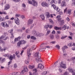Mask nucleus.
Instances as JSON below:
<instances>
[{
	"label": "nucleus",
	"mask_w": 75,
	"mask_h": 75,
	"mask_svg": "<svg viewBox=\"0 0 75 75\" xmlns=\"http://www.w3.org/2000/svg\"><path fill=\"white\" fill-rule=\"evenodd\" d=\"M36 48L37 47L33 45L32 47V49H31L30 48H29L28 49L27 54L28 55V57H29V55H31V53H30V52L32 51V50H35Z\"/></svg>",
	"instance_id": "nucleus-1"
},
{
	"label": "nucleus",
	"mask_w": 75,
	"mask_h": 75,
	"mask_svg": "<svg viewBox=\"0 0 75 75\" xmlns=\"http://www.w3.org/2000/svg\"><path fill=\"white\" fill-rule=\"evenodd\" d=\"M26 42H27L24 40H21L19 41L17 43V46L18 47H20L21 45L22 44H25Z\"/></svg>",
	"instance_id": "nucleus-2"
},
{
	"label": "nucleus",
	"mask_w": 75,
	"mask_h": 75,
	"mask_svg": "<svg viewBox=\"0 0 75 75\" xmlns=\"http://www.w3.org/2000/svg\"><path fill=\"white\" fill-rule=\"evenodd\" d=\"M52 7L54 8V10H55L57 12L60 11V9L58 7H56L55 4H53L52 5Z\"/></svg>",
	"instance_id": "nucleus-3"
},
{
	"label": "nucleus",
	"mask_w": 75,
	"mask_h": 75,
	"mask_svg": "<svg viewBox=\"0 0 75 75\" xmlns=\"http://www.w3.org/2000/svg\"><path fill=\"white\" fill-rule=\"evenodd\" d=\"M1 24L4 27L6 28H7V27H8V25H7V23L6 22H3L1 23Z\"/></svg>",
	"instance_id": "nucleus-4"
},
{
	"label": "nucleus",
	"mask_w": 75,
	"mask_h": 75,
	"mask_svg": "<svg viewBox=\"0 0 75 75\" xmlns=\"http://www.w3.org/2000/svg\"><path fill=\"white\" fill-rule=\"evenodd\" d=\"M41 4L42 6H43V7H48V4L45 2H43Z\"/></svg>",
	"instance_id": "nucleus-5"
},
{
	"label": "nucleus",
	"mask_w": 75,
	"mask_h": 75,
	"mask_svg": "<svg viewBox=\"0 0 75 75\" xmlns=\"http://www.w3.org/2000/svg\"><path fill=\"white\" fill-rule=\"evenodd\" d=\"M60 67H61L62 68H64V69H65L66 68H67V67H66V64H63V62H61Z\"/></svg>",
	"instance_id": "nucleus-6"
},
{
	"label": "nucleus",
	"mask_w": 75,
	"mask_h": 75,
	"mask_svg": "<svg viewBox=\"0 0 75 75\" xmlns=\"http://www.w3.org/2000/svg\"><path fill=\"white\" fill-rule=\"evenodd\" d=\"M37 68H40V69H42L44 68V66L41 64H39Z\"/></svg>",
	"instance_id": "nucleus-7"
},
{
	"label": "nucleus",
	"mask_w": 75,
	"mask_h": 75,
	"mask_svg": "<svg viewBox=\"0 0 75 75\" xmlns=\"http://www.w3.org/2000/svg\"><path fill=\"white\" fill-rule=\"evenodd\" d=\"M66 5L67 4H66V2H65V1H63L62 2L61 4V6L62 7H65Z\"/></svg>",
	"instance_id": "nucleus-8"
},
{
	"label": "nucleus",
	"mask_w": 75,
	"mask_h": 75,
	"mask_svg": "<svg viewBox=\"0 0 75 75\" xmlns=\"http://www.w3.org/2000/svg\"><path fill=\"white\" fill-rule=\"evenodd\" d=\"M39 52H36V53H35V56L36 57H38V58H37L38 59H40V56H39Z\"/></svg>",
	"instance_id": "nucleus-9"
},
{
	"label": "nucleus",
	"mask_w": 75,
	"mask_h": 75,
	"mask_svg": "<svg viewBox=\"0 0 75 75\" xmlns=\"http://www.w3.org/2000/svg\"><path fill=\"white\" fill-rule=\"evenodd\" d=\"M33 19H29L28 21V25L31 24L33 23Z\"/></svg>",
	"instance_id": "nucleus-10"
},
{
	"label": "nucleus",
	"mask_w": 75,
	"mask_h": 75,
	"mask_svg": "<svg viewBox=\"0 0 75 75\" xmlns=\"http://www.w3.org/2000/svg\"><path fill=\"white\" fill-rule=\"evenodd\" d=\"M57 20L58 22H59L61 23V24H64V20L61 21V19H57Z\"/></svg>",
	"instance_id": "nucleus-11"
},
{
	"label": "nucleus",
	"mask_w": 75,
	"mask_h": 75,
	"mask_svg": "<svg viewBox=\"0 0 75 75\" xmlns=\"http://www.w3.org/2000/svg\"><path fill=\"white\" fill-rule=\"evenodd\" d=\"M32 1L33 2V6H37V2L34 0H33Z\"/></svg>",
	"instance_id": "nucleus-12"
},
{
	"label": "nucleus",
	"mask_w": 75,
	"mask_h": 75,
	"mask_svg": "<svg viewBox=\"0 0 75 75\" xmlns=\"http://www.w3.org/2000/svg\"><path fill=\"white\" fill-rule=\"evenodd\" d=\"M15 58V54H13V56H12V55H10L9 58L10 59V60H13V58L14 59Z\"/></svg>",
	"instance_id": "nucleus-13"
},
{
	"label": "nucleus",
	"mask_w": 75,
	"mask_h": 75,
	"mask_svg": "<svg viewBox=\"0 0 75 75\" xmlns=\"http://www.w3.org/2000/svg\"><path fill=\"white\" fill-rule=\"evenodd\" d=\"M5 8L4 9V10H8V8H10V6L8 4H6L5 6Z\"/></svg>",
	"instance_id": "nucleus-14"
},
{
	"label": "nucleus",
	"mask_w": 75,
	"mask_h": 75,
	"mask_svg": "<svg viewBox=\"0 0 75 75\" xmlns=\"http://www.w3.org/2000/svg\"><path fill=\"white\" fill-rule=\"evenodd\" d=\"M15 22L18 25L20 24V21H19V19L18 18H17L16 21L15 20Z\"/></svg>",
	"instance_id": "nucleus-15"
},
{
	"label": "nucleus",
	"mask_w": 75,
	"mask_h": 75,
	"mask_svg": "<svg viewBox=\"0 0 75 75\" xmlns=\"http://www.w3.org/2000/svg\"><path fill=\"white\" fill-rule=\"evenodd\" d=\"M23 68L25 72H27L28 71V68H27L26 66H24Z\"/></svg>",
	"instance_id": "nucleus-16"
},
{
	"label": "nucleus",
	"mask_w": 75,
	"mask_h": 75,
	"mask_svg": "<svg viewBox=\"0 0 75 75\" xmlns=\"http://www.w3.org/2000/svg\"><path fill=\"white\" fill-rule=\"evenodd\" d=\"M54 30H62L61 28L57 27V26L54 27Z\"/></svg>",
	"instance_id": "nucleus-17"
},
{
	"label": "nucleus",
	"mask_w": 75,
	"mask_h": 75,
	"mask_svg": "<svg viewBox=\"0 0 75 75\" xmlns=\"http://www.w3.org/2000/svg\"><path fill=\"white\" fill-rule=\"evenodd\" d=\"M75 46V43L74 42H71L68 44V46L69 47H71V46Z\"/></svg>",
	"instance_id": "nucleus-18"
},
{
	"label": "nucleus",
	"mask_w": 75,
	"mask_h": 75,
	"mask_svg": "<svg viewBox=\"0 0 75 75\" xmlns=\"http://www.w3.org/2000/svg\"><path fill=\"white\" fill-rule=\"evenodd\" d=\"M40 17L43 20L45 19V16H44V14H42L40 15Z\"/></svg>",
	"instance_id": "nucleus-19"
},
{
	"label": "nucleus",
	"mask_w": 75,
	"mask_h": 75,
	"mask_svg": "<svg viewBox=\"0 0 75 75\" xmlns=\"http://www.w3.org/2000/svg\"><path fill=\"white\" fill-rule=\"evenodd\" d=\"M7 49V48L5 47L4 49H1V47L0 46V51H5Z\"/></svg>",
	"instance_id": "nucleus-20"
},
{
	"label": "nucleus",
	"mask_w": 75,
	"mask_h": 75,
	"mask_svg": "<svg viewBox=\"0 0 75 75\" xmlns=\"http://www.w3.org/2000/svg\"><path fill=\"white\" fill-rule=\"evenodd\" d=\"M5 18L4 17H2L1 16L0 17V21H4L5 20H4Z\"/></svg>",
	"instance_id": "nucleus-21"
},
{
	"label": "nucleus",
	"mask_w": 75,
	"mask_h": 75,
	"mask_svg": "<svg viewBox=\"0 0 75 75\" xmlns=\"http://www.w3.org/2000/svg\"><path fill=\"white\" fill-rule=\"evenodd\" d=\"M68 70L69 71V72H72H72H74V71H73V70L71 67L69 68Z\"/></svg>",
	"instance_id": "nucleus-22"
},
{
	"label": "nucleus",
	"mask_w": 75,
	"mask_h": 75,
	"mask_svg": "<svg viewBox=\"0 0 75 75\" xmlns=\"http://www.w3.org/2000/svg\"><path fill=\"white\" fill-rule=\"evenodd\" d=\"M49 27V25H48V24L47 23L46 25L45 26V28H46L47 31L48 30V28Z\"/></svg>",
	"instance_id": "nucleus-23"
},
{
	"label": "nucleus",
	"mask_w": 75,
	"mask_h": 75,
	"mask_svg": "<svg viewBox=\"0 0 75 75\" xmlns=\"http://www.w3.org/2000/svg\"><path fill=\"white\" fill-rule=\"evenodd\" d=\"M67 25H64L62 28V29L63 30H66V29L67 28Z\"/></svg>",
	"instance_id": "nucleus-24"
},
{
	"label": "nucleus",
	"mask_w": 75,
	"mask_h": 75,
	"mask_svg": "<svg viewBox=\"0 0 75 75\" xmlns=\"http://www.w3.org/2000/svg\"><path fill=\"white\" fill-rule=\"evenodd\" d=\"M36 61L37 62H39V61L41 62H42V61L40 60V59H38L36 58Z\"/></svg>",
	"instance_id": "nucleus-25"
},
{
	"label": "nucleus",
	"mask_w": 75,
	"mask_h": 75,
	"mask_svg": "<svg viewBox=\"0 0 75 75\" xmlns=\"http://www.w3.org/2000/svg\"><path fill=\"white\" fill-rule=\"evenodd\" d=\"M32 33L33 34H34V35H37V32H36L35 30H33Z\"/></svg>",
	"instance_id": "nucleus-26"
},
{
	"label": "nucleus",
	"mask_w": 75,
	"mask_h": 75,
	"mask_svg": "<svg viewBox=\"0 0 75 75\" xmlns=\"http://www.w3.org/2000/svg\"><path fill=\"white\" fill-rule=\"evenodd\" d=\"M47 45V43H42V45H40V47H44V46H45V45Z\"/></svg>",
	"instance_id": "nucleus-27"
},
{
	"label": "nucleus",
	"mask_w": 75,
	"mask_h": 75,
	"mask_svg": "<svg viewBox=\"0 0 75 75\" xmlns=\"http://www.w3.org/2000/svg\"><path fill=\"white\" fill-rule=\"evenodd\" d=\"M29 68L30 69H33V68H34V66H31V65H30L29 66Z\"/></svg>",
	"instance_id": "nucleus-28"
},
{
	"label": "nucleus",
	"mask_w": 75,
	"mask_h": 75,
	"mask_svg": "<svg viewBox=\"0 0 75 75\" xmlns=\"http://www.w3.org/2000/svg\"><path fill=\"white\" fill-rule=\"evenodd\" d=\"M71 59L73 60V63L75 64V57L71 58Z\"/></svg>",
	"instance_id": "nucleus-29"
},
{
	"label": "nucleus",
	"mask_w": 75,
	"mask_h": 75,
	"mask_svg": "<svg viewBox=\"0 0 75 75\" xmlns=\"http://www.w3.org/2000/svg\"><path fill=\"white\" fill-rule=\"evenodd\" d=\"M25 63L26 64H29V60H28V59L26 60L25 61Z\"/></svg>",
	"instance_id": "nucleus-30"
},
{
	"label": "nucleus",
	"mask_w": 75,
	"mask_h": 75,
	"mask_svg": "<svg viewBox=\"0 0 75 75\" xmlns=\"http://www.w3.org/2000/svg\"><path fill=\"white\" fill-rule=\"evenodd\" d=\"M4 59H5V58H2V57L0 58V61H1V62H3Z\"/></svg>",
	"instance_id": "nucleus-31"
},
{
	"label": "nucleus",
	"mask_w": 75,
	"mask_h": 75,
	"mask_svg": "<svg viewBox=\"0 0 75 75\" xmlns=\"http://www.w3.org/2000/svg\"><path fill=\"white\" fill-rule=\"evenodd\" d=\"M47 16V17L49 18V17H50V13L48 12H47L46 13Z\"/></svg>",
	"instance_id": "nucleus-32"
},
{
	"label": "nucleus",
	"mask_w": 75,
	"mask_h": 75,
	"mask_svg": "<svg viewBox=\"0 0 75 75\" xmlns=\"http://www.w3.org/2000/svg\"><path fill=\"white\" fill-rule=\"evenodd\" d=\"M55 47H56V48H58V49L59 50L60 48V47L59 46V45H57L56 46H55Z\"/></svg>",
	"instance_id": "nucleus-33"
},
{
	"label": "nucleus",
	"mask_w": 75,
	"mask_h": 75,
	"mask_svg": "<svg viewBox=\"0 0 75 75\" xmlns=\"http://www.w3.org/2000/svg\"><path fill=\"white\" fill-rule=\"evenodd\" d=\"M67 12L68 13V14H71V9H69L67 11Z\"/></svg>",
	"instance_id": "nucleus-34"
},
{
	"label": "nucleus",
	"mask_w": 75,
	"mask_h": 75,
	"mask_svg": "<svg viewBox=\"0 0 75 75\" xmlns=\"http://www.w3.org/2000/svg\"><path fill=\"white\" fill-rule=\"evenodd\" d=\"M50 37L51 39H54V36L53 35H51Z\"/></svg>",
	"instance_id": "nucleus-35"
},
{
	"label": "nucleus",
	"mask_w": 75,
	"mask_h": 75,
	"mask_svg": "<svg viewBox=\"0 0 75 75\" xmlns=\"http://www.w3.org/2000/svg\"><path fill=\"white\" fill-rule=\"evenodd\" d=\"M47 71H45L44 72H43L42 74V75H47Z\"/></svg>",
	"instance_id": "nucleus-36"
},
{
	"label": "nucleus",
	"mask_w": 75,
	"mask_h": 75,
	"mask_svg": "<svg viewBox=\"0 0 75 75\" xmlns=\"http://www.w3.org/2000/svg\"><path fill=\"white\" fill-rule=\"evenodd\" d=\"M67 37V36H62L61 38L62 40L63 39H65V38Z\"/></svg>",
	"instance_id": "nucleus-37"
},
{
	"label": "nucleus",
	"mask_w": 75,
	"mask_h": 75,
	"mask_svg": "<svg viewBox=\"0 0 75 75\" xmlns=\"http://www.w3.org/2000/svg\"><path fill=\"white\" fill-rule=\"evenodd\" d=\"M64 75H69V73L67 71H66L64 73Z\"/></svg>",
	"instance_id": "nucleus-38"
},
{
	"label": "nucleus",
	"mask_w": 75,
	"mask_h": 75,
	"mask_svg": "<svg viewBox=\"0 0 75 75\" xmlns=\"http://www.w3.org/2000/svg\"><path fill=\"white\" fill-rule=\"evenodd\" d=\"M50 33H51V30H48L46 33L47 35H49L50 34Z\"/></svg>",
	"instance_id": "nucleus-39"
},
{
	"label": "nucleus",
	"mask_w": 75,
	"mask_h": 75,
	"mask_svg": "<svg viewBox=\"0 0 75 75\" xmlns=\"http://www.w3.org/2000/svg\"><path fill=\"white\" fill-rule=\"evenodd\" d=\"M55 37L57 39H59V35H56Z\"/></svg>",
	"instance_id": "nucleus-40"
},
{
	"label": "nucleus",
	"mask_w": 75,
	"mask_h": 75,
	"mask_svg": "<svg viewBox=\"0 0 75 75\" xmlns=\"http://www.w3.org/2000/svg\"><path fill=\"white\" fill-rule=\"evenodd\" d=\"M8 31L11 34V33H12V32L13 31V29H12L11 30H10Z\"/></svg>",
	"instance_id": "nucleus-41"
},
{
	"label": "nucleus",
	"mask_w": 75,
	"mask_h": 75,
	"mask_svg": "<svg viewBox=\"0 0 75 75\" xmlns=\"http://www.w3.org/2000/svg\"><path fill=\"white\" fill-rule=\"evenodd\" d=\"M31 39H33L34 40H36L37 39V38H35L34 36L31 37Z\"/></svg>",
	"instance_id": "nucleus-42"
},
{
	"label": "nucleus",
	"mask_w": 75,
	"mask_h": 75,
	"mask_svg": "<svg viewBox=\"0 0 75 75\" xmlns=\"http://www.w3.org/2000/svg\"><path fill=\"white\" fill-rule=\"evenodd\" d=\"M11 38H14V35H13V33H11Z\"/></svg>",
	"instance_id": "nucleus-43"
},
{
	"label": "nucleus",
	"mask_w": 75,
	"mask_h": 75,
	"mask_svg": "<svg viewBox=\"0 0 75 75\" xmlns=\"http://www.w3.org/2000/svg\"><path fill=\"white\" fill-rule=\"evenodd\" d=\"M38 37H41L42 35V34L41 33H39L38 35L37 34V35H36Z\"/></svg>",
	"instance_id": "nucleus-44"
},
{
	"label": "nucleus",
	"mask_w": 75,
	"mask_h": 75,
	"mask_svg": "<svg viewBox=\"0 0 75 75\" xmlns=\"http://www.w3.org/2000/svg\"><path fill=\"white\" fill-rule=\"evenodd\" d=\"M18 41V38H16L15 39L14 41L15 42H17V41Z\"/></svg>",
	"instance_id": "nucleus-45"
},
{
	"label": "nucleus",
	"mask_w": 75,
	"mask_h": 75,
	"mask_svg": "<svg viewBox=\"0 0 75 75\" xmlns=\"http://www.w3.org/2000/svg\"><path fill=\"white\" fill-rule=\"evenodd\" d=\"M29 31H30V29H27L25 31L26 33H29Z\"/></svg>",
	"instance_id": "nucleus-46"
},
{
	"label": "nucleus",
	"mask_w": 75,
	"mask_h": 75,
	"mask_svg": "<svg viewBox=\"0 0 75 75\" xmlns=\"http://www.w3.org/2000/svg\"><path fill=\"white\" fill-rule=\"evenodd\" d=\"M5 18L7 19H9V16L8 15H6L5 17Z\"/></svg>",
	"instance_id": "nucleus-47"
},
{
	"label": "nucleus",
	"mask_w": 75,
	"mask_h": 75,
	"mask_svg": "<svg viewBox=\"0 0 75 75\" xmlns=\"http://www.w3.org/2000/svg\"><path fill=\"white\" fill-rule=\"evenodd\" d=\"M52 3H54L55 4H56L57 3V2L56 1H54V0H52Z\"/></svg>",
	"instance_id": "nucleus-48"
},
{
	"label": "nucleus",
	"mask_w": 75,
	"mask_h": 75,
	"mask_svg": "<svg viewBox=\"0 0 75 75\" xmlns=\"http://www.w3.org/2000/svg\"><path fill=\"white\" fill-rule=\"evenodd\" d=\"M4 57H9V54H6L4 55Z\"/></svg>",
	"instance_id": "nucleus-49"
},
{
	"label": "nucleus",
	"mask_w": 75,
	"mask_h": 75,
	"mask_svg": "<svg viewBox=\"0 0 75 75\" xmlns=\"http://www.w3.org/2000/svg\"><path fill=\"white\" fill-rule=\"evenodd\" d=\"M12 1H14L15 2H18L20 1V0H12Z\"/></svg>",
	"instance_id": "nucleus-50"
},
{
	"label": "nucleus",
	"mask_w": 75,
	"mask_h": 75,
	"mask_svg": "<svg viewBox=\"0 0 75 75\" xmlns=\"http://www.w3.org/2000/svg\"><path fill=\"white\" fill-rule=\"evenodd\" d=\"M54 64H55V65L56 66H57V65H58V62H55L54 63Z\"/></svg>",
	"instance_id": "nucleus-51"
},
{
	"label": "nucleus",
	"mask_w": 75,
	"mask_h": 75,
	"mask_svg": "<svg viewBox=\"0 0 75 75\" xmlns=\"http://www.w3.org/2000/svg\"><path fill=\"white\" fill-rule=\"evenodd\" d=\"M22 7H24V8L25 7V4H23L22 5Z\"/></svg>",
	"instance_id": "nucleus-52"
},
{
	"label": "nucleus",
	"mask_w": 75,
	"mask_h": 75,
	"mask_svg": "<svg viewBox=\"0 0 75 75\" xmlns=\"http://www.w3.org/2000/svg\"><path fill=\"white\" fill-rule=\"evenodd\" d=\"M62 50L63 52H65V49L64 48V47H62Z\"/></svg>",
	"instance_id": "nucleus-53"
},
{
	"label": "nucleus",
	"mask_w": 75,
	"mask_h": 75,
	"mask_svg": "<svg viewBox=\"0 0 75 75\" xmlns=\"http://www.w3.org/2000/svg\"><path fill=\"white\" fill-rule=\"evenodd\" d=\"M14 68H17V64H14V65L13 66Z\"/></svg>",
	"instance_id": "nucleus-54"
},
{
	"label": "nucleus",
	"mask_w": 75,
	"mask_h": 75,
	"mask_svg": "<svg viewBox=\"0 0 75 75\" xmlns=\"http://www.w3.org/2000/svg\"><path fill=\"white\" fill-rule=\"evenodd\" d=\"M4 38V35H2L1 36V37H0V39H3V38Z\"/></svg>",
	"instance_id": "nucleus-55"
},
{
	"label": "nucleus",
	"mask_w": 75,
	"mask_h": 75,
	"mask_svg": "<svg viewBox=\"0 0 75 75\" xmlns=\"http://www.w3.org/2000/svg\"><path fill=\"white\" fill-rule=\"evenodd\" d=\"M60 17H61V16H58L57 17V18H58V19H60L61 20V18H60Z\"/></svg>",
	"instance_id": "nucleus-56"
},
{
	"label": "nucleus",
	"mask_w": 75,
	"mask_h": 75,
	"mask_svg": "<svg viewBox=\"0 0 75 75\" xmlns=\"http://www.w3.org/2000/svg\"><path fill=\"white\" fill-rule=\"evenodd\" d=\"M28 3L29 4H33V3H32V1H28Z\"/></svg>",
	"instance_id": "nucleus-57"
},
{
	"label": "nucleus",
	"mask_w": 75,
	"mask_h": 75,
	"mask_svg": "<svg viewBox=\"0 0 75 75\" xmlns=\"http://www.w3.org/2000/svg\"><path fill=\"white\" fill-rule=\"evenodd\" d=\"M50 21L51 23L52 24H54V21H52L51 19L50 20Z\"/></svg>",
	"instance_id": "nucleus-58"
},
{
	"label": "nucleus",
	"mask_w": 75,
	"mask_h": 75,
	"mask_svg": "<svg viewBox=\"0 0 75 75\" xmlns=\"http://www.w3.org/2000/svg\"><path fill=\"white\" fill-rule=\"evenodd\" d=\"M16 17H20V15H19L18 14H16Z\"/></svg>",
	"instance_id": "nucleus-59"
},
{
	"label": "nucleus",
	"mask_w": 75,
	"mask_h": 75,
	"mask_svg": "<svg viewBox=\"0 0 75 75\" xmlns=\"http://www.w3.org/2000/svg\"><path fill=\"white\" fill-rule=\"evenodd\" d=\"M10 64H11V61H10L8 62V65H10Z\"/></svg>",
	"instance_id": "nucleus-60"
},
{
	"label": "nucleus",
	"mask_w": 75,
	"mask_h": 75,
	"mask_svg": "<svg viewBox=\"0 0 75 75\" xmlns=\"http://www.w3.org/2000/svg\"><path fill=\"white\" fill-rule=\"evenodd\" d=\"M52 34H55V30H53V31L52 32Z\"/></svg>",
	"instance_id": "nucleus-61"
},
{
	"label": "nucleus",
	"mask_w": 75,
	"mask_h": 75,
	"mask_svg": "<svg viewBox=\"0 0 75 75\" xmlns=\"http://www.w3.org/2000/svg\"><path fill=\"white\" fill-rule=\"evenodd\" d=\"M18 53H19V52L18 51H17L16 52V53H15L16 55H18Z\"/></svg>",
	"instance_id": "nucleus-62"
},
{
	"label": "nucleus",
	"mask_w": 75,
	"mask_h": 75,
	"mask_svg": "<svg viewBox=\"0 0 75 75\" xmlns=\"http://www.w3.org/2000/svg\"><path fill=\"white\" fill-rule=\"evenodd\" d=\"M17 75H20L21 74V73L20 72H17Z\"/></svg>",
	"instance_id": "nucleus-63"
},
{
	"label": "nucleus",
	"mask_w": 75,
	"mask_h": 75,
	"mask_svg": "<svg viewBox=\"0 0 75 75\" xmlns=\"http://www.w3.org/2000/svg\"><path fill=\"white\" fill-rule=\"evenodd\" d=\"M69 38L70 39V40H72V38L71 36H69Z\"/></svg>",
	"instance_id": "nucleus-64"
}]
</instances>
